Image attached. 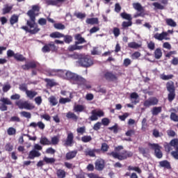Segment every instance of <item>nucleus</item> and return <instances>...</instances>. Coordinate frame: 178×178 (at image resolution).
<instances>
[{"label": "nucleus", "instance_id": "nucleus-1", "mask_svg": "<svg viewBox=\"0 0 178 178\" xmlns=\"http://www.w3.org/2000/svg\"><path fill=\"white\" fill-rule=\"evenodd\" d=\"M35 12H40V7L37 5L33 6L32 9L26 13L30 19L26 20V26L21 27L22 30H24L26 33H30V34H37L40 30L38 24L35 23V17L38 16V14L35 13Z\"/></svg>", "mask_w": 178, "mask_h": 178}, {"label": "nucleus", "instance_id": "nucleus-2", "mask_svg": "<svg viewBox=\"0 0 178 178\" xmlns=\"http://www.w3.org/2000/svg\"><path fill=\"white\" fill-rule=\"evenodd\" d=\"M55 44H60L61 45H64L65 41L56 40L54 42H50L48 44H45L42 48V52H43V54H47L51 51L56 52V51H58V48Z\"/></svg>", "mask_w": 178, "mask_h": 178}, {"label": "nucleus", "instance_id": "nucleus-3", "mask_svg": "<svg viewBox=\"0 0 178 178\" xmlns=\"http://www.w3.org/2000/svg\"><path fill=\"white\" fill-rule=\"evenodd\" d=\"M107 155H108V156H113L114 159H118V161H124L127 159V158H131V156H133V152L123 150L121 153L115 152H108Z\"/></svg>", "mask_w": 178, "mask_h": 178}, {"label": "nucleus", "instance_id": "nucleus-4", "mask_svg": "<svg viewBox=\"0 0 178 178\" xmlns=\"http://www.w3.org/2000/svg\"><path fill=\"white\" fill-rule=\"evenodd\" d=\"M65 79L67 80H71V81H74V83L78 84V86L86 84V79L70 71H67Z\"/></svg>", "mask_w": 178, "mask_h": 178}, {"label": "nucleus", "instance_id": "nucleus-5", "mask_svg": "<svg viewBox=\"0 0 178 178\" xmlns=\"http://www.w3.org/2000/svg\"><path fill=\"white\" fill-rule=\"evenodd\" d=\"M76 63L81 67H90L94 65V61L88 56H79Z\"/></svg>", "mask_w": 178, "mask_h": 178}, {"label": "nucleus", "instance_id": "nucleus-6", "mask_svg": "<svg viewBox=\"0 0 178 178\" xmlns=\"http://www.w3.org/2000/svg\"><path fill=\"white\" fill-rule=\"evenodd\" d=\"M167 91H168V100L169 102H172L176 98V88L175 87V83L170 81L166 83Z\"/></svg>", "mask_w": 178, "mask_h": 178}, {"label": "nucleus", "instance_id": "nucleus-7", "mask_svg": "<svg viewBox=\"0 0 178 178\" xmlns=\"http://www.w3.org/2000/svg\"><path fill=\"white\" fill-rule=\"evenodd\" d=\"M148 146L150 147L151 149L154 150V155L156 157L158 158V159H162V156H163V154L162 153V147L159 145L158 143H148Z\"/></svg>", "mask_w": 178, "mask_h": 178}, {"label": "nucleus", "instance_id": "nucleus-8", "mask_svg": "<svg viewBox=\"0 0 178 178\" xmlns=\"http://www.w3.org/2000/svg\"><path fill=\"white\" fill-rule=\"evenodd\" d=\"M0 111L5 112L8 111V105H13V103L8 97H1L0 99Z\"/></svg>", "mask_w": 178, "mask_h": 178}, {"label": "nucleus", "instance_id": "nucleus-9", "mask_svg": "<svg viewBox=\"0 0 178 178\" xmlns=\"http://www.w3.org/2000/svg\"><path fill=\"white\" fill-rule=\"evenodd\" d=\"M104 77L106 81H112L113 83H118L119 80L118 74L113 73L112 71L106 72L104 74Z\"/></svg>", "mask_w": 178, "mask_h": 178}, {"label": "nucleus", "instance_id": "nucleus-10", "mask_svg": "<svg viewBox=\"0 0 178 178\" xmlns=\"http://www.w3.org/2000/svg\"><path fill=\"white\" fill-rule=\"evenodd\" d=\"M132 6L134 9H135V10L139 12L138 13H136L134 15V17H135V19L140 17H144L145 15L144 14V8L143 7V6H141L140 3H134L132 4Z\"/></svg>", "mask_w": 178, "mask_h": 178}, {"label": "nucleus", "instance_id": "nucleus-11", "mask_svg": "<svg viewBox=\"0 0 178 178\" xmlns=\"http://www.w3.org/2000/svg\"><path fill=\"white\" fill-rule=\"evenodd\" d=\"M159 103V99H158V98L151 97L144 102L143 106H145V108H149V106H155V105H158Z\"/></svg>", "mask_w": 178, "mask_h": 178}, {"label": "nucleus", "instance_id": "nucleus-12", "mask_svg": "<svg viewBox=\"0 0 178 178\" xmlns=\"http://www.w3.org/2000/svg\"><path fill=\"white\" fill-rule=\"evenodd\" d=\"M92 115L89 118L91 122H94L95 120H98V118H102L105 115V113L102 111V110H92L91 111Z\"/></svg>", "mask_w": 178, "mask_h": 178}, {"label": "nucleus", "instance_id": "nucleus-13", "mask_svg": "<svg viewBox=\"0 0 178 178\" xmlns=\"http://www.w3.org/2000/svg\"><path fill=\"white\" fill-rule=\"evenodd\" d=\"M73 144H74V135L73 133H68L67 135V138L64 141L63 145L64 147H73Z\"/></svg>", "mask_w": 178, "mask_h": 178}, {"label": "nucleus", "instance_id": "nucleus-14", "mask_svg": "<svg viewBox=\"0 0 178 178\" xmlns=\"http://www.w3.org/2000/svg\"><path fill=\"white\" fill-rule=\"evenodd\" d=\"M86 156H90V158H95L97 156L95 154H101V149H90L87 148L84 151Z\"/></svg>", "mask_w": 178, "mask_h": 178}, {"label": "nucleus", "instance_id": "nucleus-15", "mask_svg": "<svg viewBox=\"0 0 178 178\" xmlns=\"http://www.w3.org/2000/svg\"><path fill=\"white\" fill-rule=\"evenodd\" d=\"M23 70H30V69H35L37 67V63L35 61H31L27 64H24L21 66Z\"/></svg>", "mask_w": 178, "mask_h": 178}, {"label": "nucleus", "instance_id": "nucleus-16", "mask_svg": "<svg viewBox=\"0 0 178 178\" xmlns=\"http://www.w3.org/2000/svg\"><path fill=\"white\" fill-rule=\"evenodd\" d=\"M41 156V153L35 149H32L28 154L27 159H34Z\"/></svg>", "mask_w": 178, "mask_h": 178}, {"label": "nucleus", "instance_id": "nucleus-17", "mask_svg": "<svg viewBox=\"0 0 178 178\" xmlns=\"http://www.w3.org/2000/svg\"><path fill=\"white\" fill-rule=\"evenodd\" d=\"M95 165L96 170H104V168H105V161L102 159H97L95 161Z\"/></svg>", "mask_w": 178, "mask_h": 178}, {"label": "nucleus", "instance_id": "nucleus-18", "mask_svg": "<svg viewBox=\"0 0 178 178\" xmlns=\"http://www.w3.org/2000/svg\"><path fill=\"white\" fill-rule=\"evenodd\" d=\"M37 126L40 130H44V129H45V124H44V122L42 121H39L37 123L31 122L29 124V127H33V129H35Z\"/></svg>", "mask_w": 178, "mask_h": 178}, {"label": "nucleus", "instance_id": "nucleus-19", "mask_svg": "<svg viewBox=\"0 0 178 178\" xmlns=\"http://www.w3.org/2000/svg\"><path fill=\"white\" fill-rule=\"evenodd\" d=\"M77 155V150L70 151L65 154L66 161H70V159H73V158H76Z\"/></svg>", "mask_w": 178, "mask_h": 178}, {"label": "nucleus", "instance_id": "nucleus-20", "mask_svg": "<svg viewBox=\"0 0 178 178\" xmlns=\"http://www.w3.org/2000/svg\"><path fill=\"white\" fill-rule=\"evenodd\" d=\"M125 136H127V137H129L128 138H124V141H132L131 138L130 137H133V136H136V130L132 129H129L128 131H127V132L125 133Z\"/></svg>", "mask_w": 178, "mask_h": 178}, {"label": "nucleus", "instance_id": "nucleus-21", "mask_svg": "<svg viewBox=\"0 0 178 178\" xmlns=\"http://www.w3.org/2000/svg\"><path fill=\"white\" fill-rule=\"evenodd\" d=\"M85 109H86V106L84 105L76 104L74 106L73 111L76 113H81V112H84Z\"/></svg>", "mask_w": 178, "mask_h": 178}, {"label": "nucleus", "instance_id": "nucleus-22", "mask_svg": "<svg viewBox=\"0 0 178 178\" xmlns=\"http://www.w3.org/2000/svg\"><path fill=\"white\" fill-rule=\"evenodd\" d=\"M75 40H76L75 42L76 44H84V42H87L86 39L84 38L81 37V35L80 33H78L75 35Z\"/></svg>", "mask_w": 178, "mask_h": 178}, {"label": "nucleus", "instance_id": "nucleus-23", "mask_svg": "<svg viewBox=\"0 0 178 178\" xmlns=\"http://www.w3.org/2000/svg\"><path fill=\"white\" fill-rule=\"evenodd\" d=\"M160 168H164V169H172V166L170 165V163L167 160H163L159 162Z\"/></svg>", "mask_w": 178, "mask_h": 178}, {"label": "nucleus", "instance_id": "nucleus-24", "mask_svg": "<svg viewBox=\"0 0 178 178\" xmlns=\"http://www.w3.org/2000/svg\"><path fill=\"white\" fill-rule=\"evenodd\" d=\"M45 83H47V86L50 87V88H52V87H55V86H58V83L55 81V79H44Z\"/></svg>", "mask_w": 178, "mask_h": 178}, {"label": "nucleus", "instance_id": "nucleus-25", "mask_svg": "<svg viewBox=\"0 0 178 178\" xmlns=\"http://www.w3.org/2000/svg\"><path fill=\"white\" fill-rule=\"evenodd\" d=\"M166 35H168V33H166V32H162L161 33H156L154 35V38H155L156 40H159V41H162V40H165V37H166Z\"/></svg>", "mask_w": 178, "mask_h": 178}, {"label": "nucleus", "instance_id": "nucleus-26", "mask_svg": "<svg viewBox=\"0 0 178 178\" xmlns=\"http://www.w3.org/2000/svg\"><path fill=\"white\" fill-rule=\"evenodd\" d=\"M66 118L67 119H72L74 122H77V120H79V117L76 115H75L74 113H72L71 111L67 113Z\"/></svg>", "mask_w": 178, "mask_h": 178}, {"label": "nucleus", "instance_id": "nucleus-27", "mask_svg": "<svg viewBox=\"0 0 178 178\" xmlns=\"http://www.w3.org/2000/svg\"><path fill=\"white\" fill-rule=\"evenodd\" d=\"M86 23L87 24H99V21L98 20V18L93 17V18H88L86 19Z\"/></svg>", "mask_w": 178, "mask_h": 178}, {"label": "nucleus", "instance_id": "nucleus-28", "mask_svg": "<svg viewBox=\"0 0 178 178\" xmlns=\"http://www.w3.org/2000/svg\"><path fill=\"white\" fill-rule=\"evenodd\" d=\"M161 112H162L161 106H158V107L155 106V107H153L152 109V114L153 115V116H158V115H159Z\"/></svg>", "mask_w": 178, "mask_h": 178}, {"label": "nucleus", "instance_id": "nucleus-29", "mask_svg": "<svg viewBox=\"0 0 178 178\" xmlns=\"http://www.w3.org/2000/svg\"><path fill=\"white\" fill-rule=\"evenodd\" d=\"M128 48H131L132 49H138V48H141V44L136 42H131L128 43Z\"/></svg>", "mask_w": 178, "mask_h": 178}, {"label": "nucleus", "instance_id": "nucleus-30", "mask_svg": "<svg viewBox=\"0 0 178 178\" xmlns=\"http://www.w3.org/2000/svg\"><path fill=\"white\" fill-rule=\"evenodd\" d=\"M26 94L27 97L29 98L30 99H33L34 97H35L36 95H38V92L33 90H26Z\"/></svg>", "mask_w": 178, "mask_h": 178}, {"label": "nucleus", "instance_id": "nucleus-31", "mask_svg": "<svg viewBox=\"0 0 178 178\" xmlns=\"http://www.w3.org/2000/svg\"><path fill=\"white\" fill-rule=\"evenodd\" d=\"M56 175L58 178H65L66 177V171L62 169H58L56 170Z\"/></svg>", "mask_w": 178, "mask_h": 178}, {"label": "nucleus", "instance_id": "nucleus-32", "mask_svg": "<svg viewBox=\"0 0 178 178\" xmlns=\"http://www.w3.org/2000/svg\"><path fill=\"white\" fill-rule=\"evenodd\" d=\"M49 37H51V38H63V33H61L60 32H53L49 35Z\"/></svg>", "mask_w": 178, "mask_h": 178}, {"label": "nucleus", "instance_id": "nucleus-33", "mask_svg": "<svg viewBox=\"0 0 178 178\" xmlns=\"http://www.w3.org/2000/svg\"><path fill=\"white\" fill-rule=\"evenodd\" d=\"M40 143L42 145H51V140L47 139L45 136L41 137Z\"/></svg>", "mask_w": 178, "mask_h": 178}, {"label": "nucleus", "instance_id": "nucleus-34", "mask_svg": "<svg viewBox=\"0 0 178 178\" xmlns=\"http://www.w3.org/2000/svg\"><path fill=\"white\" fill-rule=\"evenodd\" d=\"M13 9V6L6 5L5 8L2 9L3 15L10 13V11Z\"/></svg>", "mask_w": 178, "mask_h": 178}, {"label": "nucleus", "instance_id": "nucleus-35", "mask_svg": "<svg viewBox=\"0 0 178 178\" xmlns=\"http://www.w3.org/2000/svg\"><path fill=\"white\" fill-rule=\"evenodd\" d=\"M19 22V16L16 15H13L10 18V23L11 26L16 24Z\"/></svg>", "mask_w": 178, "mask_h": 178}, {"label": "nucleus", "instance_id": "nucleus-36", "mask_svg": "<svg viewBox=\"0 0 178 178\" xmlns=\"http://www.w3.org/2000/svg\"><path fill=\"white\" fill-rule=\"evenodd\" d=\"M63 38H64V42H65V44H70V42L73 41V37L70 35L63 34Z\"/></svg>", "mask_w": 178, "mask_h": 178}, {"label": "nucleus", "instance_id": "nucleus-37", "mask_svg": "<svg viewBox=\"0 0 178 178\" xmlns=\"http://www.w3.org/2000/svg\"><path fill=\"white\" fill-rule=\"evenodd\" d=\"M14 59L18 62H24V60H26V58L23 56V54H20L19 53L15 54Z\"/></svg>", "mask_w": 178, "mask_h": 178}, {"label": "nucleus", "instance_id": "nucleus-38", "mask_svg": "<svg viewBox=\"0 0 178 178\" xmlns=\"http://www.w3.org/2000/svg\"><path fill=\"white\" fill-rule=\"evenodd\" d=\"M154 58L155 59H161L162 58V50L159 48H157L154 51Z\"/></svg>", "mask_w": 178, "mask_h": 178}, {"label": "nucleus", "instance_id": "nucleus-39", "mask_svg": "<svg viewBox=\"0 0 178 178\" xmlns=\"http://www.w3.org/2000/svg\"><path fill=\"white\" fill-rule=\"evenodd\" d=\"M59 138H60V137L58 136L52 137L50 141L51 145H58V144H59Z\"/></svg>", "mask_w": 178, "mask_h": 178}, {"label": "nucleus", "instance_id": "nucleus-40", "mask_svg": "<svg viewBox=\"0 0 178 178\" xmlns=\"http://www.w3.org/2000/svg\"><path fill=\"white\" fill-rule=\"evenodd\" d=\"M49 102L51 104V106H56V105H58V100L54 96L49 97Z\"/></svg>", "mask_w": 178, "mask_h": 178}, {"label": "nucleus", "instance_id": "nucleus-41", "mask_svg": "<svg viewBox=\"0 0 178 178\" xmlns=\"http://www.w3.org/2000/svg\"><path fill=\"white\" fill-rule=\"evenodd\" d=\"M120 16L122 19H124L125 20L131 21L133 20V18L131 17V15L127 14V13H122L120 14Z\"/></svg>", "mask_w": 178, "mask_h": 178}, {"label": "nucleus", "instance_id": "nucleus-42", "mask_svg": "<svg viewBox=\"0 0 178 178\" xmlns=\"http://www.w3.org/2000/svg\"><path fill=\"white\" fill-rule=\"evenodd\" d=\"M33 108L34 106H31V104H30V103H29L28 102H23L22 109H28V111H30Z\"/></svg>", "mask_w": 178, "mask_h": 178}, {"label": "nucleus", "instance_id": "nucleus-43", "mask_svg": "<svg viewBox=\"0 0 178 178\" xmlns=\"http://www.w3.org/2000/svg\"><path fill=\"white\" fill-rule=\"evenodd\" d=\"M44 162H45V163L47 164H51L52 165V163H54V162H56V160L55 159V158H48L47 156H44L43 159Z\"/></svg>", "mask_w": 178, "mask_h": 178}, {"label": "nucleus", "instance_id": "nucleus-44", "mask_svg": "<svg viewBox=\"0 0 178 178\" xmlns=\"http://www.w3.org/2000/svg\"><path fill=\"white\" fill-rule=\"evenodd\" d=\"M166 24L168 26H170V27H176L177 26V24L172 19H165Z\"/></svg>", "mask_w": 178, "mask_h": 178}, {"label": "nucleus", "instance_id": "nucleus-45", "mask_svg": "<svg viewBox=\"0 0 178 178\" xmlns=\"http://www.w3.org/2000/svg\"><path fill=\"white\" fill-rule=\"evenodd\" d=\"M82 143H90L92 140V137L91 136H83L81 138Z\"/></svg>", "mask_w": 178, "mask_h": 178}, {"label": "nucleus", "instance_id": "nucleus-46", "mask_svg": "<svg viewBox=\"0 0 178 178\" xmlns=\"http://www.w3.org/2000/svg\"><path fill=\"white\" fill-rule=\"evenodd\" d=\"M67 72V71L66 70H57V76H59V77H63V79H65L66 76Z\"/></svg>", "mask_w": 178, "mask_h": 178}, {"label": "nucleus", "instance_id": "nucleus-47", "mask_svg": "<svg viewBox=\"0 0 178 178\" xmlns=\"http://www.w3.org/2000/svg\"><path fill=\"white\" fill-rule=\"evenodd\" d=\"M170 144L171 147H174V148H175V151H176V149L178 147V139L174 138V139L171 140L170 142Z\"/></svg>", "mask_w": 178, "mask_h": 178}, {"label": "nucleus", "instance_id": "nucleus-48", "mask_svg": "<svg viewBox=\"0 0 178 178\" xmlns=\"http://www.w3.org/2000/svg\"><path fill=\"white\" fill-rule=\"evenodd\" d=\"M109 149V145L106 144V143H102V147L100 149V152L102 151L103 152H107V151Z\"/></svg>", "mask_w": 178, "mask_h": 178}, {"label": "nucleus", "instance_id": "nucleus-49", "mask_svg": "<svg viewBox=\"0 0 178 178\" xmlns=\"http://www.w3.org/2000/svg\"><path fill=\"white\" fill-rule=\"evenodd\" d=\"M54 29H56L57 30H65L66 26H65L62 23H56L54 24Z\"/></svg>", "mask_w": 178, "mask_h": 178}, {"label": "nucleus", "instance_id": "nucleus-50", "mask_svg": "<svg viewBox=\"0 0 178 178\" xmlns=\"http://www.w3.org/2000/svg\"><path fill=\"white\" fill-rule=\"evenodd\" d=\"M7 134L8 136H15V134H16V129L13 127H9L7 129Z\"/></svg>", "mask_w": 178, "mask_h": 178}, {"label": "nucleus", "instance_id": "nucleus-51", "mask_svg": "<svg viewBox=\"0 0 178 178\" xmlns=\"http://www.w3.org/2000/svg\"><path fill=\"white\" fill-rule=\"evenodd\" d=\"M21 116L23 118H26V119H31V113L27 111H22L20 113Z\"/></svg>", "mask_w": 178, "mask_h": 178}, {"label": "nucleus", "instance_id": "nucleus-52", "mask_svg": "<svg viewBox=\"0 0 178 178\" xmlns=\"http://www.w3.org/2000/svg\"><path fill=\"white\" fill-rule=\"evenodd\" d=\"M76 133L78 134H81V136H83V134H84V133H86V127H78L76 129Z\"/></svg>", "mask_w": 178, "mask_h": 178}, {"label": "nucleus", "instance_id": "nucleus-53", "mask_svg": "<svg viewBox=\"0 0 178 178\" xmlns=\"http://www.w3.org/2000/svg\"><path fill=\"white\" fill-rule=\"evenodd\" d=\"M131 26H133L132 21L123 22L122 24V26L123 27V29H127V27H130Z\"/></svg>", "mask_w": 178, "mask_h": 178}, {"label": "nucleus", "instance_id": "nucleus-54", "mask_svg": "<svg viewBox=\"0 0 178 178\" xmlns=\"http://www.w3.org/2000/svg\"><path fill=\"white\" fill-rule=\"evenodd\" d=\"M113 34L115 37H119L120 35V29L118 27H114L113 29Z\"/></svg>", "mask_w": 178, "mask_h": 178}, {"label": "nucleus", "instance_id": "nucleus-55", "mask_svg": "<svg viewBox=\"0 0 178 178\" xmlns=\"http://www.w3.org/2000/svg\"><path fill=\"white\" fill-rule=\"evenodd\" d=\"M164 148L166 152H170L172 151V145L169 143H164Z\"/></svg>", "mask_w": 178, "mask_h": 178}, {"label": "nucleus", "instance_id": "nucleus-56", "mask_svg": "<svg viewBox=\"0 0 178 178\" xmlns=\"http://www.w3.org/2000/svg\"><path fill=\"white\" fill-rule=\"evenodd\" d=\"M153 6H154V8H156V9H159L160 10H163V9H165V6H163L162 4H161L158 2L154 3Z\"/></svg>", "mask_w": 178, "mask_h": 178}, {"label": "nucleus", "instance_id": "nucleus-57", "mask_svg": "<svg viewBox=\"0 0 178 178\" xmlns=\"http://www.w3.org/2000/svg\"><path fill=\"white\" fill-rule=\"evenodd\" d=\"M70 101L72 100L69 99V97H67V98L61 97L59 99V103L65 105V104H67V102H70Z\"/></svg>", "mask_w": 178, "mask_h": 178}, {"label": "nucleus", "instance_id": "nucleus-58", "mask_svg": "<svg viewBox=\"0 0 178 178\" xmlns=\"http://www.w3.org/2000/svg\"><path fill=\"white\" fill-rule=\"evenodd\" d=\"M173 77H175L173 74H169V75L163 74L161 75V79H162V80H170L173 79Z\"/></svg>", "mask_w": 178, "mask_h": 178}, {"label": "nucleus", "instance_id": "nucleus-59", "mask_svg": "<svg viewBox=\"0 0 178 178\" xmlns=\"http://www.w3.org/2000/svg\"><path fill=\"white\" fill-rule=\"evenodd\" d=\"M140 56H141V53H140V51H135L131 54V59H138Z\"/></svg>", "mask_w": 178, "mask_h": 178}, {"label": "nucleus", "instance_id": "nucleus-60", "mask_svg": "<svg viewBox=\"0 0 178 178\" xmlns=\"http://www.w3.org/2000/svg\"><path fill=\"white\" fill-rule=\"evenodd\" d=\"M170 118L173 122H178V115L176 113H171Z\"/></svg>", "mask_w": 178, "mask_h": 178}, {"label": "nucleus", "instance_id": "nucleus-61", "mask_svg": "<svg viewBox=\"0 0 178 178\" xmlns=\"http://www.w3.org/2000/svg\"><path fill=\"white\" fill-rule=\"evenodd\" d=\"M128 170H134L135 172H137L138 173H141V169H140L138 167H133L129 165L128 167Z\"/></svg>", "mask_w": 178, "mask_h": 178}, {"label": "nucleus", "instance_id": "nucleus-62", "mask_svg": "<svg viewBox=\"0 0 178 178\" xmlns=\"http://www.w3.org/2000/svg\"><path fill=\"white\" fill-rule=\"evenodd\" d=\"M19 88L20 91H24L25 92H27V91H29V90L27 89V85H26V83H22L21 85H19Z\"/></svg>", "mask_w": 178, "mask_h": 178}, {"label": "nucleus", "instance_id": "nucleus-63", "mask_svg": "<svg viewBox=\"0 0 178 178\" xmlns=\"http://www.w3.org/2000/svg\"><path fill=\"white\" fill-rule=\"evenodd\" d=\"M5 149L8 152H11V151H13V145L10 143H7L5 146Z\"/></svg>", "mask_w": 178, "mask_h": 178}, {"label": "nucleus", "instance_id": "nucleus-64", "mask_svg": "<svg viewBox=\"0 0 178 178\" xmlns=\"http://www.w3.org/2000/svg\"><path fill=\"white\" fill-rule=\"evenodd\" d=\"M171 155L175 159L178 160V147H177L176 151H172L171 152Z\"/></svg>", "mask_w": 178, "mask_h": 178}]
</instances>
